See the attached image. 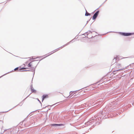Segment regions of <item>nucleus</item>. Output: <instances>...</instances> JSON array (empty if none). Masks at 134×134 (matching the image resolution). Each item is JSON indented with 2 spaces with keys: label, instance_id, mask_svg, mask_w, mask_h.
<instances>
[{
  "label": "nucleus",
  "instance_id": "1",
  "mask_svg": "<svg viewBox=\"0 0 134 134\" xmlns=\"http://www.w3.org/2000/svg\"><path fill=\"white\" fill-rule=\"evenodd\" d=\"M74 40V39H73L71 41H70L69 42H68V43H67V44H65V45H63V46H61V47L57 49H56L54 50H53V51L49 53V54L46 57H44V58H45L46 57L52 54L53 53H54L56 52H57V51H58L60 49V48H63V47H64L65 46H67V45H68L70 42H72V41H73V40Z\"/></svg>",
  "mask_w": 134,
  "mask_h": 134
},
{
  "label": "nucleus",
  "instance_id": "15",
  "mask_svg": "<svg viewBox=\"0 0 134 134\" xmlns=\"http://www.w3.org/2000/svg\"><path fill=\"white\" fill-rule=\"evenodd\" d=\"M85 126H84V127H83V126H80L79 127H75V128L78 129H81V128H84V127H85Z\"/></svg>",
  "mask_w": 134,
  "mask_h": 134
},
{
  "label": "nucleus",
  "instance_id": "18",
  "mask_svg": "<svg viewBox=\"0 0 134 134\" xmlns=\"http://www.w3.org/2000/svg\"><path fill=\"white\" fill-rule=\"evenodd\" d=\"M9 73V72H8V73H6V74H4V75H3L2 76H0V78H1V77H2V76H4V75H6V74H8V73Z\"/></svg>",
  "mask_w": 134,
  "mask_h": 134
},
{
  "label": "nucleus",
  "instance_id": "24",
  "mask_svg": "<svg viewBox=\"0 0 134 134\" xmlns=\"http://www.w3.org/2000/svg\"><path fill=\"white\" fill-rule=\"evenodd\" d=\"M23 122H20V125H22V124L23 123Z\"/></svg>",
  "mask_w": 134,
  "mask_h": 134
},
{
  "label": "nucleus",
  "instance_id": "14",
  "mask_svg": "<svg viewBox=\"0 0 134 134\" xmlns=\"http://www.w3.org/2000/svg\"><path fill=\"white\" fill-rule=\"evenodd\" d=\"M116 66L117 67H118L119 68V67H121L122 66L121 64H117Z\"/></svg>",
  "mask_w": 134,
  "mask_h": 134
},
{
  "label": "nucleus",
  "instance_id": "16",
  "mask_svg": "<svg viewBox=\"0 0 134 134\" xmlns=\"http://www.w3.org/2000/svg\"><path fill=\"white\" fill-rule=\"evenodd\" d=\"M123 69H124V68H121V69H119V70H117L114 71V72H115L116 71H119L122 70Z\"/></svg>",
  "mask_w": 134,
  "mask_h": 134
},
{
  "label": "nucleus",
  "instance_id": "7",
  "mask_svg": "<svg viewBox=\"0 0 134 134\" xmlns=\"http://www.w3.org/2000/svg\"><path fill=\"white\" fill-rule=\"evenodd\" d=\"M51 126H64L63 124H52L51 125Z\"/></svg>",
  "mask_w": 134,
  "mask_h": 134
},
{
  "label": "nucleus",
  "instance_id": "23",
  "mask_svg": "<svg viewBox=\"0 0 134 134\" xmlns=\"http://www.w3.org/2000/svg\"><path fill=\"white\" fill-rule=\"evenodd\" d=\"M59 103V102L56 103H55V104H53V105H52V106H53L54 105H55L56 104H57V103Z\"/></svg>",
  "mask_w": 134,
  "mask_h": 134
},
{
  "label": "nucleus",
  "instance_id": "10",
  "mask_svg": "<svg viewBox=\"0 0 134 134\" xmlns=\"http://www.w3.org/2000/svg\"><path fill=\"white\" fill-rule=\"evenodd\" d=\"M76 91H71L70 92V95H72V96L73 95H74V94L75 93H74V94H72V93L74 92H76Z\"/></svg>",
  "mask_w": 134,
  "mask_h": 134
},
{
  "label": "nucleus",
  "instance_id": "29",
  "mask_svg": "<svg viewBox=\"0 0 134 134\" xmlns=\"http://www.w3.org/2000/svg\"><path fill=\"white\" fill-rule=\"evenodd\" d=\"M75 96V95L74 96Z\"/></svg>",
  "mask_w": 134,
  "mask_h": 134
},
{
  "label": "nucleus",
  "instance_id": "30",
  "mask_svg": "<svg viewBox=\"0 0 134 134\" xmlns=\"http://www.w3.org/2000/svg\"><path fill=\"white\" fill-rule=\"evenodd\" d=\"M69 97V96H68V97Z\"/></svg>",
  "mask_w": 134,
  "mask_h": 134
},
{
  "label": "nucleus",
  "instance_id": "21",
  "mask_svg": "<svg viewBox=\"0 0 134 134\" xmlns=\"http://www.w3.org/2000/svg\"><path fill=\"white\" fill-rule=\"evenodd\" d=\"M32 70H33L34 71H35V68H34V67H32Z\"/></svg>",
  "mask_w": 134,
  "mask_h": 134
},
{
  "label": "nucleus",
  "instance_id": "4",
  "mask_svg": "<svg viewBox=\"0 0 134 134\" xmlns=\"http://www.w3.org/2000/svg\"><path fill=\"white\" fill-rule=\"evenodd\" d=\"M30 87L31 90L32 92L35 93L36 92V91L33 88L32 85L30 86Z\"/></svg>",
  "mask_w": 134,
  "mask_h": 134
},
{
  "label": "nucleus",
  "instance_id": "32",
  "mask_svg": "<svg viewBox=\"0 0 134 134\" xmlns=\"http://www.w3.org/2000/svg\"><path fill=\"white\" fill-rule=\"evenodd\" d=\"M94 126H92V127H94Z\"/></svg>",
  "mask_w": 134,
  "mask_h": 134
},
{
  "label": "nucleus",
  "instance_id": "13",
  "mask_svg": "<svg viewBox=\"0 0 134 134\" xmlns=\"http://www.w3.org/2000/svg\"><path fill=\"white\" fill-rule=\"evenodd\" d=\"M32 62H31L28 65V66L29 67H31L32 66Z\"/></svg>",
  "mask_w": 134,
  "mask_h": 134
},
{
  "label": "nucleus",
  "instance_id": "26",
  "mask_svg": "<svg viewBox=\"0 0 134 134\" xmlns=\"http://www.w3.org/2000/svg\"><path fill=\"white\" fill-rule=\"evenodd\" d=\"M31 94V93H30V94H29V95H28V96H27V97H26V98H25V99H26L27 97H28V96H29L30 94Z\"/></svg>",
  "mask_w": 134,
  "mask_h": 134
},
{
  "label": "nucleus",
  "instance_id": "31",
  "mask_svg": "<svg viewBox=\"0 0 134 134\" xmlns=\"http://www.w3.org/2000/svg\"><path fill=\"white\" fill-rule=\"evenodd\" d=\"M69 97V96H68V97Z\"/></svg>",
  "mask_w": 134,
  "mask_h": 134
},
{
  "label": "nucleus",
  "instance_id": "6",
  "mask_svg": "<svg viewBox=\"0 0 134 134\" xmlns=\"http://www.w3.org/2000/svg\"><path fill=\"white\" fill-rule=\"evenodd\" d=\"M9 129H8L7 130H9ZM7 130V129H3V126H2V128H1V134H2L5 131H6Z\"/></svg>",
  "mask_w": 134,
  "mask_h": 134
},
{
  "label": "nucleus",
  "instance_id": "17",
  "mask_svg": "<svg viewBox=\"0 0 134 134\" xmlns=\"http://www.w3.org/2000/svg\"><path fill=\"white\" fill-rule=\"evenodd\" d=\"M43 56H41V57H37L36 58H40L41 57H42ZM36 59L35 58H33V57H32V59Z\"/></svg>",
  "mask_w": 134,
  "mask_h": 134
},
{
  "label": "nucleus",
  "instance_id": "11",
  "mask_svg": "<svg viewBox=\"0 0 134 134\" xmlns=\"http://www.w3.org/2000/svg\"><path fill=\"white\" fill-rule=\"evenodd\" d=\"M91 122L89 121L88 122H87L85 123V125H86L87 126H88V125H90L91 124L90 123H91Z\"/></svg>",
  "mask_w": 134,
  "mask_h": 134
},
{
  "label": "nucleus",
  "instance_id": "27",
  "mask_svg": "<svg viewBox=\"0 0 134 134\" xmlns=\"http://www.w3.org/2000/svg\"><path fill=\"white\" fill-rule=\"evenodd\" d=\"M1 121L2 122V123H3V121Z\"/></svg>",
  "mask_w": 134,
  "mask_h": 134
},
{
  "label": "nucleus",
  "instance_id": "25",
  "mask_svg": "<svg viewBox=\"0 0 134 134\" xmlns=\"http://www.w3.org/2000/svg\"><path fill=\"white\" fill-rule=\"evenodd\" d=\"M38 101L41 104V101L39 100L38 99Z\"/></svg>",
  "mask_w": 134,
  "mask_h": 134
},
{
  "label": "nucleus",
  "instance_id": "9",
  "mask_svg": "<svg viewBox=\"0 0 134 134\" xmlns=\"http://www.w3.org/2000/svg\"><path fill=\"white\" fill-rule=\"evenodd\" d=\"M118 58V56H117L116 57H114L113 60V63H115L117 58Z\"/></svg>",
  "mask_w": 134,
  "mask_h": 134
},
{
  "label": "nucleus",
  "instance_id": "28",
  "mask_svg": "<svg viewBox=\"0 0 134 134\" xmlns=\"http://www.w3.org/2000/svg\"><path fill=\"white\" fill-rule=\"evenodd\" d=\"M90 32L91 33H92V32L91 31H90Z\"/></svg>",
  "mask_w": 134,
  "mask_h": 134
},
{
  "label": "nucleus",
  "instance_id": "20",
  "mask_svg": "<svg viewBox=\"0 0 134 134\" xmlns=\"http://www.w3.org/2000/svg\"><path fill=\"white\" fill-rule=\"evenodd\" d=\"M84 34H85V35H88V32H86V33H85Z\"/></svg>",
  "mask_w": 134,
  "mask_h": 134
},
{
  "label": "nucleus",
  "instance_id": "8",
  "mask_svg": "<svg viewBox=\"0 0 134 134\" xmlns=\"http://www.w3.org/2000/svg\"><path fill=\"white\" fill-rule=\"evenodd\" d=\"M27 69V68H26L23 67V68H20V69L19 71H30V70H22V71H20L21 70H22V69Z\"/></svg>",
  "mask_w": 134,
  "mask_h": 134
},
{
  "label": "nucleus",
  "instance_id": "12",
  "mask_svg": "<svg viewBox=\"0 0 134 134\" xmlns=\"http://www.w3.org/2000/svg\"><path fill=\"white\" fill-rule=\"evenodd\" d=\"M90 15V14L87 12L86 10V13L85 14V15L86 16H88V15Z\"/></svg>",
  "mask_w": 134,
  "mask_h": 134
},
{
  "label": "nucleus",
  "instance_id": "5",
  "mask_svg": "<svg viewBox=\"0 0 134 134\" xmlns=\"http://www.w3.org/2000/svg\"><path fill=\"white\" fill-rule=\"evenodd\" d=\"M42 97L43 98H42V102L43 101L44 99L48 97V95L47 94H44L43 95Z\"/></svg>",
  "mask_w": 134,
  "mask_h": 134
},
{
  "label": "nucleus",
  "instance_id": "19",
  "mask_svg": "<svg viewBox=\"0 0 134 134\" xmlns=\"http://www.w3.org/2000/svg\"><path fill=\"white\" fill-rule=\"evenodd\" d=\"M18 68H18V67H17V68H15L14 69V70L15 71H16V70H18Z\"/></svg>",
  "mask_w": 134,
  "mask_h": 134
},
{
  "label": "nucleus",
  "instance_id": "22",
  "mask_svg": "<svg viewBox=\"0 0 134 134\" xmlns=\"http://www.w3.org/2000/svg\"><path fill=\"white\" fill-rule=\"evenodd\" d=\"M93 127H89V129H88V130H91V129H92V128H93Z\"/></svg>",
  "mask_w": 134,
  "mask_h": 134
},
{
  "label": "nucleus",
  "instance_id": "3",
  "mask_svg": "<svg viewBox=\"0 0 134 134\" xmlns=\"http://www.w3.org/2000/svg\"><path fill=\"white\" fill-rule=\"evenodd\" d=\"M99 13V10L97 11L93 15L92 19L93 20L95 19L97 17Z\"/></svg>",
  "mask_w": 134,
  "mask_h": 134
},
{
  "label": "nucleus",
  "instance_id": "2",
  "mask_svg": "<svg viewBox=\"0 0 134 134\" xmlns=\"http://www.w3.org/2000/svg\"><path fill=\"white\" fill-rule=\"evenodd\" d=\"M121 35L124 36H129L133 34L131 33L120 32Z\"/></svg>",
  "mask_w": 134,
  "mask_h": 134
},
{
  "label": "nucleus",
  "instance_id": "33",
  "mask_svg": "<svg viewBox=\"0 0 134 134\" xmlns=\"http://www.w3.org/2000/svg\"><path fill=\"white\" fill-rule=\"evenodd\" d=\"M132 64H133V63H132Z\"/></svg>",
  "mask_w": 134,
  "mask_h": 134
}]
</instances>
